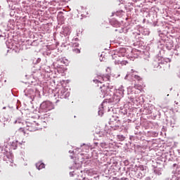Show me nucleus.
Masks as SVG:
<instances>
[{"instance_id":"obj_8","label":"nucleus","mask_w":180,"mask_h":180,"mask_svg":"<svg viewBox=\"0 0 180 180\" xmlns=\"http://www.w3.org/2000/svg\"><path fill=\"white\" fill-rule=\"evenodd\" d=\"M73 51H75V53H77V54H79V53H81L79 49H73Z\"/></svg>"},{"instance_id":"obj_10","label":"nucleus","mask_w":180,"mask_h":180,"mask_svg":"<svg viewBox=\"0 0 180 180\" xmlns=\"http://www.w3.org/2000/svg\"><path fill=\"white\" fill-rule=\"evenodd\" d=\"M2 151H4V147L0 146V154L2 153Z\"/></svg>"},{"instance_id":"obj_6","label":"nucleus","mask_w":180,"mask_h":180,"mask_svg":"<svg viewBox=\"0 0 180 180\" xmlns=\"http://www.w3.org/2000/svg\"><path fill=\"white\" fill-rule=\"evenodd\" d=\"M134 89H139V91L143 89V87L141 86H139V84H135L134 85Z\"/></svg>"},{"instance_id":"obj_2","label":"nucleus","mask_w":180,"mask_h":180,"mask_svg":"<svg viewBox=\"0 0 180 180\" xmlns=\"http://www.w3.org/2000/svg\"><path fill=\"white\" fill-rule=\"evenodd\" d=\"M101 91L103 95V96H105V95H106V94H108V90L109 89V88L105 85H103L102 86H101Z\"/></svg>"},{"instance_id":"obj_7","label":"nucleus","mask_w":180,"mask_h":180,"mask_svg":"<svg viewBox=\"0 0 180 180\" xmlns=\"http://www.w3.org/2000/svg\"><path fill=\"white\" fill-rule=\"evenodd\" d=\"M135 79H136L137 81H141V77L139 75H135L134 76Z\"/></svg>"},{"instance_id":"obj_1","label":"nucleus","mask_w":180,"mask_h":180,"mask_svg":"<svg viewBox=\"0 0 180 180\" xmlns=\"http://www.w3.org/2000/svg\"><path fill=\"white\" fill-rule=\"evenodd\" d=\"M26 127H20L16 132L15 134H19V133H23L24 136L29 134L28 131H37V130H40L41 127L36 121L29 120L25 122Z\"/></svg>"},{"instance_id":"obj_9","label":"nucleus","mask_w":180,"mask_h":180,"mask_svg":"<svg viewBox=\"0 0 180 180\" xmlns=\"http://www.w3.org/2000/svg\"><path fill=\"white\" fill-rule=\"evenodd\" d=\"M94 82H101V83H102V80L94 79Z\"/></svg>"},{"instance_id":"obj_11","label":"nucleus","mask_w":180,"mask_h":180,"mask_svg":"<svg viewBox=\"0 0 180 180\" xmlns=\"http://www.w3.org/2000/svg\"><path fill=\"white\" fill-rule=\"evenodd\" d=\"M74 46H75V47H77V46H79L78 44H75Z\"/></svg>"},{"instance_id":"obj_4","label":"nucleus","mask_w":180,"mask_h":180,"mask_svg":"<svg viewBox=\"0 0 180 180\" xmlns=\"http://www.w3.org/2000/svg\"><path fill=\"white\" fill-rule=\"evenodd\" d=\"M98 79H102L103 81H109V76H99Z\"/></svg>"},{"instance_id":"obj_3","label":"nucleus","mask_w":180,"mask_h":180,"mask_svg":"<svg viewBox=\"0 0 180 180\" xmlns=\"http://www.w3.org/2000/svg\"><path fill=\"white\" fill-rule=\"evenodd\" d=\"M45 165L44 163H42L41 162H38L36 164V167L37 168V169H43V168H44Z\"/></svg>"},{"instance_id":"obj_5","label":"nucleus","mask_w":180,"mask_h":180,"mask_svg":"<svg viewBox=\"0 0 180 180\" xmlns=\"http://www.w3.org/2000/svg\"><path fill=\"white\" fill-rule=\"evenodd\" d=\"M117 64H121V65H126V64H128L129 62L127 60H117Z\"/></svg>"}]
</instances>
